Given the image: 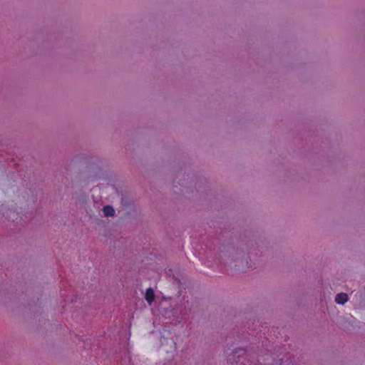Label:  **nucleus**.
<instances>
[{"instance_id": "obj_1", "label": "nucleus", "mask_w": 365, "mask_h": 365, "mask_svg": "<svg viewBox=\"0 0 365 365\" xmlns=\"http://www.w3.org/2000/svg\"><path fill=\"white\" fill-rule=\"evenodd\" d=\"M348 301V295L345 293H340L336 296L335 302L339 304H344Z\"/></svg>"}, {"instance_id": "obj_2", "label": "nucleus", "mask_w": 365, "mask_h": 365, "mask_svg": "<svg viewBox=\"0 0 365 365\" xmlns=\"http://www.w3.org/2000/svg\"><path fill=\"white\" fill-rule=\"evenodd\" d=\"M145 298L150 304L154 301L155 294L152 288L146 289Z\"/></svg>"}, {"instance_id": "obj_3", "label": "nucleus", "mask_w": 365, "mask_h": 365, "mask_svg": "<svg viewBox=\"0 0 365 365\" xmlns=\"http://www.w3.org/2000/svg\"><path fill=\"white\" fill-rule=\"evenodd\" d=\"M103 214L106 217H112L115 214V210L112 206L106 205L103 209Z\"/></svg>"}]
</instances>
